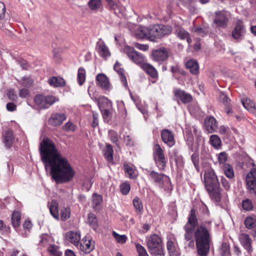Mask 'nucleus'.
Segmentation results:
<instances>
[{"label": "nucleus", "mask_w": 256, "mask_h": 256, "mask_svg": "<svg viewBox=\"0 0 256 256\" xmlns=\"http://www.w3.org/2000/svg\"><path fill=\"white\" fill-rule=\"evenodd\" d=\"M244 224L248 230L256 228V216L252 214L246 216L244 220Z\"/></svg>", "instance_id": "27"}, {"label": "nucleus", "mask_w": 256, "mask_h": 256, "mask_svg": "<svg viewBox=\"0 0 256 256\" xmlns=\"http://www.w3.org/2000/svg\"><path fill=\"white\" fill-rule=\"evenodd\" d=\"M220 252L222 256H230V247L226 243L222 244Z\"/></svg>", "instance_id": "58"}, {"label": "nucleus", "mask_w": 256, "mask_h": 256, "mask_svg": "<svg viewBox=\"0 0 256 256\" xmlns=\"http://www.w3.org/2000/svg\"><path fill=\"white\" fill-rule=\"evenodd\" d=\"M120 188L122 194L126 195L128 194L130 190V184L128 182H123L120 185Z\"/></svg>", "instance_id": "52"}, {"label": "nucleus", "mask_w": 256, "mask_h": 256, "mask_svg": "<svg viewBox=\"0 0 256 256\" xmlns=\"http://www.w3.org/2000/svg\"><path fill=\"white\" fill-rule=\"evenodd\" d=\"M102 152L106 160L110 163H113L114 150L112 145L106 144V148L103 150Z\"/></svg>", "instance_id": "31"}, {"label": "nucleus", "mask_w": 256, "mask_h": 256, "mask_svg": "<svg viewBox=\"0 0 256 256\" xmlns=\"http://www.w3.org/2000/svg\"><path fill=\"white\" fill-rule=\"evenodd\" d=\"M228 12L224 10L216 12V16L214 19V23L217 27L225 28L228 22Z\"/></svg>", "instance_id": "13"}, {"label": "nucleus", "mask_w": 256, "mask_h": 256, "mask_svg": "<svg viewBox=\"0 0 256 256\" xmlns=\"http://www.w3.org/2000/svg\"><path fill=\"white\" fill-rule=\"evenodd\" d=\"M238 240L240 244L250 254L252 252V239L248 234L240 233L238 236Z\"/></svg>", "instance_id": "15"}, {"label": "nucleus", "mask_w": 256, "mask_h": 256, "mask_svg": "<svg viewBox=\"0 0 256 256\" xmlns=\"http://www.w3.org/2000/svg\"><path fill=\"white\" fill-rule=\"evenodd\" d=\"M40 150L45 168L50 172L56 183L67 182L73 178L74 170L67 159L61 156L52 140L44 138L40 143Z\"/></svg>", "instance_id": "1"}, {"label": "nucleus", "mask_w": 256, "mask_h": 256, "mask_svg": "<svg viewBox=\"0 0 256 256\" xmlns=\"http://www.w3.org/2000/svg\"><path fill=\"white\" fill-rule=\"evenodd\" d=\"M150 28L144 26H138L134 31V35L137 38L149 40Z\"/></svg>", "instance_id": "24"}, {"label": "nucleus", "mask_w": 256, "mask_h": 256, "mask_svg": "<svg viewBox=\"0 0 256 256\" xmlns=\"http://www.w3.org/2000/svg\"><path fill=\"white\" fill-rule=\"evenodd\" d=\"M10 232V228L6 226L3 221L0 220V232L2 234H8Z\"/></svg>", "instance_id": "59"}, {"label": "nucleus", "mask_w": 256, "mask_h": 256, "mask_svg": "<svg viewBox=\"0 0 256 256\" xmlns=\"http://www.w3.org/2000/svg\"><path fill=\"white\" fill-rule=\"evenodd\" d=\"M176 34L181 40L186 39L189 36V34L182 28L178 26L176 28Z\"/></svg>", "instance_id": "45"}, {"label": "nucleus", "mask_w": 256, "mask_h": 256, "mask_svg": "<svg viewBox=\"0 0 256 256\" xmlns=\"http://www.w3.org/2000/svg\"><path fill=\"white\" fill-rule=\"evenodd\" d=\"M200 212L201 214L198 216V220L200 221H202L201 223H204L205 224H207L205 222L206 220H210L209 218V210L208 208L206 206H204L200 208Z\"/></svg>", "instance_id": "36"}, {"label": "nucleus", "mask_w": 256, "mask_h": 256, "mask_svg": "<svg viewBox=\"0 0 256 256\" xmlns=\"http://www.w3.org/2000/svg\"><path fill=\"white\" fill-rule=\"evenodd\" d=\"M192 161L198 171H199V156L198 152H194L191 156Z\"/></svg>", "instance_id": "56"}, {"label": "nucleus", "mask_w": 256, "mask_h": 256, "mask_svg": "<svg viewBox=\"0 0 256 256\" xmlns=\"http://www.w3.org/2000/svg\"><path fill=\"white\" fill-rule=\"evenodd\" d=\"M246 164L252 166L246 176V187L250 194L256 195V166L252 159L248 160Z\"/></svg>", "instance_id": "3"}, {"label": "nucleus", "mask_w": 256, "mask_h": 256, "mask_svg": "<svg viewBox=\"0 0 256 256\" xmlns=\"http://www.w3.org/2000/svg\"><path fill=\"white\" fill-rule=\"evenodd\" d=\"M7 96L8 98L12 101H16L18 100V96L16 92L14 89L10 88L8 90L6 93Z\"/></svg>", "instance_id": "60"}, {"label": "nucleus", "mask_w": 256, "mask_h": 256, "mask_svg": "<svg viewBox=\"0 0 256 256\" xmlns=\"http://www.w3.org/2000/svg\"><path fill=\"white\" fill-rule=\"evenodd\" d=\"M86 72L83 68H80L78 70L77 80L80 86H82L86 80Z\"/></svg>", "instance_id": "43"}, {"label": "nucleus", "mask_w": 256, "mask_h": 256, "mask_svg": "<svg viewBox=\"0 0 256 256\" xmlns=\"http://www.w3.org/2000/svg\"><path fill=\"white\" fill-rule=\"evenodd\" d=\"M97 84L104 90H110L112 89L108 78L102 74H99L96 78Z\"/></svg>", "instance_id": "19"}, {"label": "nucleus", "mask_w": 256, "mask_h": 256, "mask_svg": "<svg viewBox=\"0 0 256 256\" xmlns=\"http://www.w3.org/2000/svg\"><path fill=\"white\" fill-rule=\"evenodd\" d=\"M204 180L206 190H212V188H218L220 182L214 170L210 168L204 172Z\"/></svg>", "instance_id": "6"}, {"label": "nucleus", "mask_w": 256, "mask_h": 256, "mask_svg": "<svg viewBox=\"0 0 256 256\" xmlns=\"http://www.w3.org/2000/svg\"><path fill=\"white\" fill-rule=\"evenodd\" d=\"M34 102L38 108H48L55 102L58 101V98L53 96H44L43 94L36 95L34 98Z\"/></svg>", "instance_id": "9"}, {"label": "nucleus", "mask_w": 256, "mask_h": 256, "mask_svg": "<svg viewBox=\"0 0 256 256\" xmlns=\"http://www.w3.org/2000/svg\"><path fill=\"white\" fill-rule=\"evenodd\" d=\"M174 96L184 104L190 102L192 100V96L190 94L180 88H174Z\"/></svg>", "instance_id": "18"}, {"label": "nucleus", "mask_w": 256, "mask_h": 256, "mask_svg": "<svg viewBox=\"0 0 256 256\" xmlns=\"http://www.w3.org/2000/svg\"><path fill=\"white\" fill-rule=\"evenodd\" d=\"M98 107L100 110L110 108L112 107L111 102L104 96H100L98 100Z\"/></svg>", "instance_id": "33"}, {"label": "nucleus", "mask_w": 256, "mask_h": 256, "mask_svg": "<svg viewBox=\"0 0 256 256\" xmlns=\"http://www.w3.org/2000/svg\"><path fill=\"white\" fill-rule=\"evenodd\" d=\"M204 126L206 130L209 133L214 132L217 129L218 125L216 119L213 116H208L204 121Z\"/></svg>", "instance_id": "22"}, {"label": "nucleus", "mask_w": 256, "mask_h": 256, "mask_svg": "<svg viewBox=\"0 0 256 256\" xmlns=\"http://www.w3.org/2000/svg\"><path fill=\"white\" fill-rule=\"evenodd\" d=\"M117 106L118 112L122 116L125 117L126 115V110L124 102L122 100L118 101Z\"/></svg>", "instance_id": "53"}, {"label": "nucleus", "mask_w": 256, "mask_h": 256, "mask_svg": "<svg viewBox=\"0 0 256 256\" xmlns=\"http://www.w3.org/2000/svg\"><path fill=\"white\" fill-rule=\"evenodd\" d=\"M88 222L94 228L97 227V219L95 214H88Z\"/></svg>", "instance_id": "55"}, {"label": "nucleus", "mask_w": 256, "mask_h": 256, "mask_svg": "<svg viewBox=\"0 0 256 256\" xmlns=\"http://www.w3.org/2000/svg\"><path fill=\"white\" fill-rule=\"evenodd\" d=\"M48 206L50 207V211L52 216L55 218L58 219L59 217L58 203L56 200H52Z\"/></svg>", "instance_id": "37"}, {"label": "nucleus", "mask_w": 256, "mask_h": 256, "mask_svg": "<svg viewBox=\"0 0 256 256\" xmlns=\"http://www.w3.org/2000/svg\"><path fill=\"white\" fill-rule=\"evenodd\" d=\"M88 5L92 10H97L102 8V0H89Z\"/></svg>", "instance_id": "40"}, {"label": "nucleus", "mask_w": 256, "mask_h": 256, "mask_svg": "<svg viewBox=\"0 0 256 256\" xmlns=\"http://www.w3.org/2000/svg\"><path fill=\"white\" fill-rule=\"evenodd\" d=\"M135 246L138 254V256H148L145 248L140 244L136 243Z\"/></svg>", "instance_id": "57"}, {"label": "nucleus", "mask_w": 256, "mask_h": 256, "mask_svg": "<svg viewBox=\"0 0 256 256\" xmlns=\"http://www.w3.org/2000/svg\"><path fill=\"white\" fill-rule=\"evenodd\" d=\"M166 246L170 256H179V252L172 241H168Z\"/></svg>", "instance_id": "39"}, {"label": "nucleus", "mask_w": 256, "mask_h": 256, "mask_svg": "<svg viewBox=\"0 0 256 256\" xmlns=\"http://www.w3.org/2000/svg\"><path fill=\"white\" fill-rule=\"evenodd\" d=\"M168 56L169 51L168 49L164 47H161L152 51V60L160 64L167 60Z\"/></svg>", "instance_id": "11"}, {"label": "nucleus", "mask_w": 256, "mask_h": 256, "mask_svg": "<svg viewBox=\"0 0 256 256\" xmlns=\"http://www.w3.org/2000/svg\"><path fill=\"white\" fill-rule=\"evenodd\" d=\"M153 156L156 166L160 170H164L166 166L167 160L164 151L158 144H155L153 148Z\"/></svg>", "instance_id": "8"}, {"label": "nucleus", "mask_w": 256, "mask_h": 256, "mask_svg": "<svg viewBox=\"0 0 256 256\" xmlns=\"http://www.w3.org/2000/svg\"><path fill=\"white\" fill-rule=\"evenodd\" d=\"M161 137L162 142L168 146L172 147L175 144V140L173 132L167 129H164L161 132Z\"/></svg>", "instance_id": "17"}, {"label": "nucleus", "mask_w": 256, "mask_h": 256, "mask_svg": "<svg viewBox=\"0 0 256 256\" xmlns=\"http://www.w3.org/2000/svg\"><path fill=\"white\" fill-rule=\"evenodd\" d=\"M66 118V116L64 113L53 114L48 120V123L53 126H60Z\"/></svg>", "instance_id": "20"}, {"label": "nucleus", "mask_w": 256, "mask_h": 256, "mask_svg": "<svg viewBox=\"0 0 256 256\" xmlns=\"http://www.w3.org/2000/svg\"><path fill=\"white\" fill-rule=\"evenodd\" d=\"M220 168L225 176L228 178L232 179L234 177V170L232 166L230 164L223 165Z\"/></svg>", "instance_id": "35"}, {"label": "nucleus", "mask_w": 256, "mask_h": 256, "mask_svg": "<svg viewBox=\"0 0 256 256\" xmlns=\"http://www.w3.org/2000/svg\"><path fill=\"white\" fill-rule=\"evenodd\" d=\"M186 66L192 74H196L198 73L199 66L196 60L192 59L188 60L186 64Z\"/></svg>", "instance_id": "30"}, {"label": "nucleus", "mask_w": 256, "mask_h": 256, "mask_svg": "<svg viewBox=\"0 0 256 256\" xmlns=\"http://www.w3.org/2000/svg\"><path fill=\"white\" fill-rule=\"evenodd\" d=\"M124 169L128 176L130 179H134L136 177V170L132 166L128 164H124Z\"/></svg>", "instance_id": "38"}, {"label": "nucleus", "mask_w": 256, "mask_h": 256, "mask_svg": "<svg viewBox=\"0 0 256 256\" xmlns=\"http://www.w3.org/2000/svg\"><path fill=\"white\" fill-rule=\"evenodd\" d=\"M198 220L196 218V211L194 209L192 208L190 210V214L188 216V220L186 224H189L190 225H192L196 226L198 224Z\"/></svg>", "instance_id": "41"}, {"label": "nucleus", "mask_w": 256, "mask_h": 256, "mask_svg": "<svg viewBox=\"0 0 256 256\" xmlns=\"http://www.w3.org/2000/svg\"><path fill=\"white\" fill-rule=\"evenodd\" d=\"M2 142L4 146L10 148L13 144L15 138L14 136L13 132L11 130H6L2 134Z\"/></svg>", "instance_id": "23"}, {"label": "nucleus", "mask_w": 256, "mask_h": 256, "mask_svg": "<svg viewBox=\"0 0 256 256\" xmlns=\"http://www.w3.org/2000/svg\"><path fill=\"white\" fill-rule=\"evenodd\" d=\"M242 209L245 211H250L252 210L254 208L252 202L248 198L242 200Z\"/></svg>", "instance_id": "50"}, {"label": "nucleus", "mask_w": 256, "mask_h": 256, "mask_svg": "<svg viewBox=\"0 0 256 256\" xmlns=\"http://www.w3.org/2000/svg\"><path fill=\"white\" fill-rule=\"evenodd\" d=\"M21 214L18 212H14L12 216V223L14 228L18 227L20 224Z\"/></svg>", "instance_id": "47"}, {"label": "nucleus", "mask_w": 256, "mask_h": 256, "mask_svg": "<svg viewBox=\"0 0 256 256\" xmlns=\"http://www.w3.org/2000/svg\"><path fill=\"white\" fill-rule=\"evenodd\" d=\"M114 70L119 74L120 78L124 86L129 90L126 76L124 74V70L120 66V64L116 62L114 66Z\"/></svg>", "instance_id": "25"}, {"label": "nucleus", "mask_w": 256, "mask_h": 256, "mask_svg": "<svg viewBox=\"0 0 256 256\" xmlns=\"http://www.w3.org/2000/svg\"><path fill=\"white\" fill-rule=\"evenodd\" d=\"M62 128L64 130L67 132H74L76 129V126L71 122L68 121L63 126Z\"/></svg>", "instance_id": "62"}, {"label": "nucleus", "mask_w": 256, "mask_h": 256, "mask_svg": "<svg viewBox=\"0 0 256 256\" xmlns=\"http://www.w3.org/2000/svg\"><path fill=\"white\" fill-rule=\"evenodd\" d=\"M212 190H207L211 198L216 202H220L222 198V190L218 188H212Z\"/></svg>", "instance_id": "29"}, {"label": "nucleus", "mask_w": 256, "mask_h": 256, "mask_svg": "<svg viewBox=\"0 0 256 256\" xmlns=\"http://www.w3.org/2000/svg\"><path fill=\"white\" fill-rule=\"evenodd\" d=\"M112 234L116 241L119 244H124L127 240L128 238L125 234L120 235L114 231L112 232Z\"/></svg>", "instance_id": "51"}, {"label": "nucleus", "mask_w": 256, "mask_h": 256, "mask_svg": "<svg viewBox=\"0 0 256 256\" xmlns=\"http://www.w3.org/2000/svg\"><path fill=\"white\" fill-rule=\"evenodd\" d=\"M195 226L186 224L184 226L185 230L184 239L186 241H190V246H194V240H192L194 236Z\"/></svg>", "instance_id": "21"}, {"label": "nucleus", "mask_w": 256, "mask_h": 256, "mask_svg": "<svg viewBox=\"0 0 256 256\" xmlns=\"http://www.w3.org/2000/svg\"><path fill=\"white\" fill-rule=\"evenodd\" d=\"M149 176L154 182L158 184L160 186L165 190L172 189L170 179L166 175L152 171L149 174Z\"/></svg>", "instance_id": "7"}, {"label": "nucleus", "mask_w": 256, "mask_h": 256, "mask_svg": "<svg viewBox=\"0 0 256 256\" xmlns=\"http://www.w3.org/2000/svg\"><path fill=\"white\" fill-rule=\"evenodd\" d=\"M124 51L130 60L140 67L142 68V65L146 63L145 57L142 54L135 50L134 48L126 46L124 48Z\"/></svg>", "instance_id": "10"}, {"label": "nucleus", "mask_w": 256, "mask_h": 256, "mask_svg": "<svg viewBox=\"0 0 256 256\" xmlns=\"http://www.w3.org/2000/svg\"><path fill=\"white\" fill-rule=\"evenodd\" d=\"M142 68L151 78H157L158 77V73L156 70L150 64L146 62L142 65Z\"/></svg>", "instance_id": "28"}, {"label": "nucleus", "mask_w": 256, "mask_h": 256, "mask_svg": "<svg viewBox=\"0 0 256 256\" xmlns=\"http://www.w3.org/2000/svg\"><path fill=\"white\" fill-rule=\"evenodd\" d=\"M102 202V197L101 195L94 193L92 196V207L96 210H99L101 208Z\"/></svg>", "instance_id": "34"}, {"label": "nucleus", "mask_w": 256, "mask_h": 256, "mask_svg": "<svg viewBox=\"0 0 256 256\" xmlns=\"http://www.w3.org/2000/svg\"><path fill=\"white\" fill-rule=\"evenodd\" d=\"M48 252L52 256H62V253L58 250L57 246L50 244L48 248Z\"/></svg>", "instance_id": "49"}, {"label": "nucleus", "mask_w": 256, "mask_h": 256, "mask_svg": "<svg viewBox=\"0 0 256 256\" xmlns=\"http://www.w3.org/2000/svg\"><path fill=\"white\" fill-rule=\"evenodd\" d=\"M97 48L100 55L104 58H106L110 56L109 49L104 42L99 41L98 42Z\"/></svg>", "instance_id": "26"}, {"label": "nucleus", "mask_w": 256, "mask_h": 256, "mask_svg": "<svg viewBox=\"0 0 256 256\" xmlns=\"http://www.w3.org/2000/svg\"><path fill=\"white\" fill-rule=\"evenodd\" d=\"M207 224L200 223L194 232V239L197 248L198 256H206L210 248L211 220H206Z\"/></svg>", "instance_id": "2"}, {"label": "nucleus", "mask_w": 256, "mask_h": 256, "mask_svg": "<svg viewBox=\"0 0 256 256\" xmlns=\"http://www.w3.org/2000/svg\"><path fill=\"white\" fill-rule=\"evenodd\" d=\"M65 238L76 248L78 247L81 239L80 232L79 230L68 231L66 234Z\"/></svg>", "instance_id": "16"}, {"label": "nucleus", "mask_w": 256, "mask_h": 256, "mask_svg": "<svg viewBox=\"0 0 256 256\" xmlns=\"http://www.w3.org/2000/svg\"><path fill=\"white\" fill-rule=\"evenodd\" d=\"M77 248L84 253H89L94 248V242L86 236L80 240Z\"/></svg>", "instance_id": "14"}, {"label": "nucleus", "mask_w": 256, "mask_h": 256, "mask_svg": "<svg viewBox=\"0 0 256 256\" xmlns=\"http://www.w3.org/2000/svg\"><path fill=\"white\" fill-rule=\"evenodd\" d=\"M109 109L110 108H105L100 110L104 121L107 122H109L110 120V112Z\"/></svg>", "instance_id": "63"}, {"label": "nucleus", "mask_w": 256, "mask_h": 256, "mask_svg": "<svg viewBox=\"0 0 256 256\" xmlns=\"http://www.w3.org/2000/svg\"><path fill=\"white\" fill-rule=\"evenodd\" d=\"M108 136L112 142H117L118 141V136L116 132L113 130H110L108 132Z\"/></svg>", "instance_id": "64"}, {"label": "nucleus", "mask_w": 256, "mask_h": 256, "mask_svg": "<svg viewBox=\"0 0 256 256\" xmlns=\"http://www.w3.org/2000/svg\"><path fill=\"white\" fill-rule=\"evenodd\" d=\"M220 184L224 189L226 191H229L231 188L230 181L226 180V178L222 176L220 177Z\"/></svg>", "instance_id": "54"}, {"label": "nucleus", "mask_w": 256, "mask_h": 256, "mask_svg": "<svg viewBox=\"0 0 256 256\" xmlns=\"http://www.w3.org/2000/svg\"><path fill=\"white\" fill-rule=\"evenodd\" d=\"M147 246L152 254L162 256L164 254L160 238L156 234H154L147 238Z\"/></svg>", "instance_id": "4"}, {"label": "nucleus", "mask_w": 256, "mask_h": 256, "mask_svg": "<svg viewBox=\"0 0 256 256\" xmlns=\"http://www.w3.org/2000/svg\"><path fill=\"white\" fill-rule=\"evenodd\" d=\"M60 216L62 220H64L70 218V210L68 208H64L60 211Z\"/></svg>", "instance_id": "61"}, {"label": "nucleus", "mask_w": 256, "mask_h": 256, "mask_svg": "<svg viewBox=\"0 0 256 256\" xmlns=\"http://www.w3.org/2000/svg\"><path fill=\"white\" fill-rule=\"evenodd\" d=\"M48 84L53 87H62L66 84L64 78L59 76H52L48 80Z\"/></svg>", "instance_id": "32"}, {"label": "nucleus", "mask_w": 256, "mask_h": 256, "mask_svg": "<svg viewBox=\"0 0 256 256\" xmlns=\"http://www.w3.org/2000/svg\"><path fill=\"white\" fill-rule=\"evenodd\" d=\"M242 105L248 110L254 112H255V106L254 102L250 99L246 98V100L242 101Z\"/></svg>", "instance_id": "46"}, {"label": "nucleus", "mask_w": 256, "mask_h": 256, "mask_svg": "<svg viewBox=\"0 0 256 256\" xmlns=\"http://www.w3.org/2000/svg\"><path fill=\"white\" fill-rule=\"evenodd\" d=\"M216 156L220 167L223 165L228 164V163L226 162L228 160V154L226 152H222L217 154Z\"/></svg>", "instance_id": "44"}, {"label": "nucleus", "mask_w": 256, "mask_h": 256, "mask_svg": "<svg viewBox=\"0 0 256 256\" xmlns=\"http://www.w3.org/2000/svg\"><path fill=\"white\" fill-rule=\"evenodd\" d=\"M149 28V40L151 41H154L156 38H161L171 32L170 26L162 24L150 26Z\"/></svg>", "instance_id": "5"}, {"label": "nucleus", "mask_w": 256, "mask_h": 256, "mask_svg": "<svg viewBox=\"0 0 256 256\" xmlns=\"http://www.w3.org/2000/svg\"><path fill=\"white\" fill-rule=\"evenodd\" d=\"M246 30L240 20H238L235 22V26L232 32V36L236 40H242L246 34Z\"/></svg>", "instance_id": "12"}, {"label": "nucleus", "mask_w": 256, "mask_h": 256, "mask_svg": "<svg viewBox=\"0 0 256 256\" xmlns=\"http://www.w3.org/2000/svg\"><path fill=\"white\" fill-rule=\"evenodd\" d=\"M133 205L136 212L140 213L143 211V206L140 198L136 196L133 200Z\"/></svg>", "instance_id": "48"}, {"label": "nucleus", "mask_w": 256, "mask_h": 256, "mask_svg": "<svg viewBox=\"0 0 256 256\" xmlns=\"http://www.w3.org/2000/svg\"><path fill=\"white\" fill-rule=\"evenodd\" d=\"M210 142L212 146L216 149H219L221 147L222 141L217 135H212L210 137Z\"/></svg>", "instance_id": "42"}]
</instances>
